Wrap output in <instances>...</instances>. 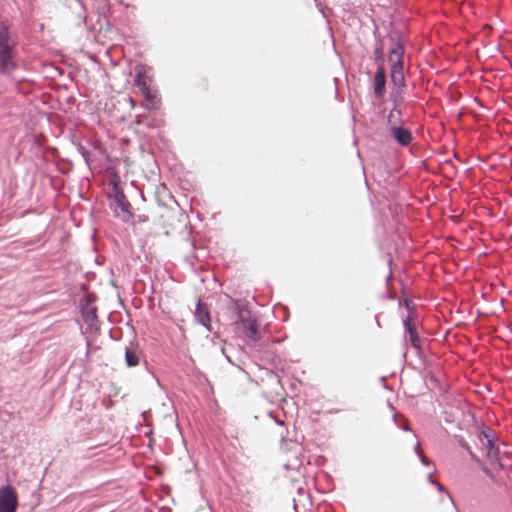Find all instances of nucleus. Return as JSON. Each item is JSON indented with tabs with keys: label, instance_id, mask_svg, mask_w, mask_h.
<instances>
[{
	"label": "nucleus",
	"instance_id": "f257e3e1",
	"mask_svg": "<svg viewBox=\"0 0 512 512\" xmlns=\"http://www.w3.org/2000/svg\"><path fill=\"white\" fill-rule=\"evenodd\" d=\"M15 36L7 25L0 22V74L10 76L17 68Z\"/></svg>",
	"mask_w": 512,
	"mask_h": 512
},
{
	"label": "nucleus",
	"instance_id": "f03ea898",
	"mask_svg": "<svg viewBox=\"0 0 512 512\" xmlns=\"http://www.w3.org/2000/svg\"><path fill=\"white\" fill-rule=\"evenodd\" d=\"M109 199V207L114 216L124 223H130L134 217L131 211L132 206L117 183H114L112 191L109 193Z\"/></svg>",
	"mask_w": 512,
	"mask_h": 512
},
{
	"label": "nucleus",
	"instance_id": "7ed1b4c3",
	"mask_svg": "<svg viewBox=\"0 0 512 512\" xmlns=\"http://www.w3.org/2000/svg\"><path fill=\"white\" fill-rule=\"evenodd\" d=\"M18 506L14 489L7 485L0 488V512H15Z\"/></svg>",
	"mask_w": 512,
	"mask_h": 512
},
{
	"label": "nucleus",
	"instance_id": "20e7f679",
	"mask_svg": "<svg viewBox=\"0 0 512 512\" xmlns=\"http://www.w3.org/2000/svg\"><path fill=\"white\" fill-rule=\"evenodd\" d=\"M227 310L230 313V320L236 325L240 324L241 321H244V319L251 314L250 310L242 301L235 299L229 300Z\"/></svg>",
	"mask_w": 512,
	"mask_h": 512
},
{
	"label": "nucleus",
	"instance_id": "39448f33",
	"mask_svg": "<svg viewBox=\"0 0 512 512\" xmlns=\"http://www.w3.org/2000/svg\"><path fill=\"white\" fill-rule=\"evenodd\" d=\"M243 330L244 335L251 341L257 342L261 339V332L259 330L258 322L255 318L251 317V314L237 324Z\"/></svg>",
	"mask_w": 512,
	"mask_h": 512
},
{
	"label": "nucleus",
	"instance_id": "423d86ee",
	"mask_svg": "<svg viewBox=\"0 0 512 512\" xmlns=\"http://www.w3.org/2000/svg\"><path fill=\"white\" fill-rule=\"evenodd\" d=\"M403 326L405 329V333L408 334L411 345L416 350L421 349V339L417 333L416 325L411 315H408L403 319Z\"/></svg>",
	"mask_w": 512,
	"mask_h": 512
},
{
	"label": "nucleus",
	"instance_id": "0eeeda50",
	"mask_svg": "<svg viewBox=\"0 0 512 512\" xmlns=\"http://www.w3.org/2000/svg\"><path fill=\"white\" fill-rule=\"evenodd\" d=\"M404 53H405V48L403 46V44L400 42V41H393L392 44H391V47L389 49V56H388V61L390 63V65H398V62H399V65L400 66H403L404 65V61H403V58H404Z\"/></svg>",
	"mask_w": 512,
	"mask_h": 512
},
{
	"label": "nucleus",
	"instance_id": "6e6552de",
	"mask_svg": "<svg viewBox=\"0 0 512 512\" xmlns=\"http://www.w3.org/2000/svg\"><path fill=\"white\" fill-rule=\"evenodd\" d=\"M374 94L376 98H382L385 93L386 72L383 66H378L374 75Z\"/></svg>",
	"mask_w": 512,
	"mask_h": 512
},
{
	"label": "nucleus",
	"instance_id": "1a4fd4ad",
	"mask_svg": "<svg viewBox=\"0 0 512 512\" xmlns=\"http://www.w3.org/2000/svg\"><path fill=\"white\" fill-rule=\"evenodd\" d=\"M391 136L401 146H408L412 141V133L403 126H392L390 128Z\"/></svg>",
	"mask_w": 512,
	"mask_h": 512
},
{
	"label": "nucleus",
	"instance_id": "9d476101",
	"mask_svg": "<svg viewBox=\"0 0 512 512\" xmlns=\"http://www.w3.org/2000/svg\"><path fill=\"white\" fill-rule=\"evenodd\" d=\"M195 320L204 326L208 331H212L210 325V313L206 304H203L201 301H198L195 310Z\"/></svg>",
	"mask_w": 512,
	"mask_h": 512
},
{
	"label": "nucleus",
	"instance_id": "9b49d317",
	"mask_svg": "<svg viewBox=\"0 0 512 512\" xmlns=\"http://www.w3.org/2000/svg\"><path fill=\"white\" fill-rule=\"evenodd\" d=\"M140 356L141 352L136 345L131 343L129 346L125 347V362L128 367L137 366L140 361Z\"/></svg>",
	"mask_w": 512,
	"mask_h": 512
},
{
	"label": "nucleus",
	"instance_id": "f8f14e48",
	"mask_svg": "<svg viewBox=\"0 0 512 512\" xmlns=\"http://www.w3.org/2000/svg\"><path fill=\"white\" fill-rule=\"evenodd\" d=\"M479 439L481 442H483L484 439L486 440L487 457L491 460H496L498 458L499 448L494 440L489 437L486 431H482L479 434Z\"/></svg>",
	"mask_w": 512,
	"mask_h": 512
},
{
	"label": "nucleus",
	"instance_id": "ddd939ff",
	"mask_svg": "<svg viewBox=\"0 0 512 512\" xmlns=\"http://www.w3.org/2000/svg\"><path fill=\"white\" fill-rule=\"evenodd\" d=\"M391 81L395 86H405L403 66H400L399 64L391 66Z\"/></svg>",
	"mask_w": 512,
	"mask_h": 512
},
{
	"label": "nucleus",
	"instance_id": "4468645a",
	"mask_svg": "<svg viewBox=\"0 0 512 512\" xmlns=\"http://www.w3.org/2000/svg\"><path fill=\"white\" fill-rule=\"evenodd\" d=\"M134 83L139 90H147V87H149L147 76L142 71H137L134 77Z\"/></svg>",
	"mask_w": 512,
	"mask_h": 512
},
{
	"label": "nucleus",
	"instance_id": "2eb2a0df",
	"mask_svg": "<svg viewBox=\"0 0 512 512\" xmlns=\"http://www.w3.org/2000/svg\"><path fill=\"white\" fill-rule=\"evenodd\" d=\"M84 321L92 326L97 321V313L95 308H90L83 313Z\"/></svg>",
	"mask_w": 512,
	"mask_h": 512
},
{
	"label": "nucleus",
	"instance_id": "dca6fc26",
	"mask_svg": "<svg viewBox=\"0 0 512 512\" xmlns=\"http://www.w3.org/2000/svg\"><path fill=\"white\" fill-rule=\"evenodd\" d=\"M145 100L150 102L151 104H155L156 96L152 93L150 86L147 87V90H140Z\"/></svg>",
	"mask_w": 512,
	"mask_h": 512
},
{
	"label": "nucleus",
	"instance_id": "f3484780",
	"mask_svg": "<svg viewBox=\"0 0 512 512\" xmlns=\"http://www.w3.org/2000/svg\"><path fill=\"white\" fill-rule=\"evenodd\" d=\"M460 444H461V446H462L464 449H466V450H467V452H468V454H469V456L471 457V459H472V460H474V461H476V462H478V461H479L478 457H477V456L474 454V452L471 450V448H470V446L468 445V443H467V442H465V441H461V442H460Z\"/></svg>",
	"mask_w": 512,
	"mask_h": 512
},
{
	"label": "nucleus",
	"instance_id": "a211bd4d",
	"mask_svg": "<svg viewBox=\"0 0 512 512\" xmlns=\"http://www.w3.org/2000/svg\"><path fill=\"white\" fill-rule=\"evenodd\" d=\"M393 420L404 431H409L410 430V428H409V426L407 424H398V422H397V414H394Z\"/></svg>",
	"mask_w": 512,
	"mask_h": 512
},
{
	"label": "nucleus",
	"instance_id": "6ab92c4d",
	"mask_svg": "<svg viewBox=\"0 0 512 512\" xmlns=\"http://www.w3.org/2000/svg\"><path fill=\"white\" fill-rule=\"evenodd\" d=\"M419 458L423 465H425V466L430 465V463H431L430 460L424 454H420Z\"/></svg>",
	"mask_w": 512,
	"mask_h": 512
},
{
	"label": "nucleus",
	"instance_id": "aec40b11",
	"mask_svg": "<svg viewBox=\"0 0 512 512\" xmlns=\"http://www.w3.org/2000/svg\"><path fill=\"white\" fill-rule=\"evenodd\" d=\"M79 151L82 154V156L85 158V160H88L89 153L82 146L79 148Z\"/></svg>",
	"mask_w": 512,
	"mask_h": 512
},
{
	"label": "nucleus",
	"instance_id": "412c9836",
	"mask_svg": "<svg viewBox=\"0 0 512 512\" xmlns=\"http://www.w3.org/2000/svg\"><path fill=\"white\" fill-rule=\"evenodd\" d=\"M439 492H443L445 490L444 486L436 481V483L433 484Z\"/></svg>",
	"mask_w": 512,
	"mask_h": 512
},
{
	"label": "nucleus",
	"instance_id": "4be33fe9",
	"mask_svg": "<svg viewBox=\"0 0 512 512\" xmlns=\"http://www.w3.org/2000/svg\"><path fill=\"white\" fill-rule=\"evenodd\" d=\"M375 55L377 58H381L382 57V49L381 48H376L375 49Z\"/></svg>",
	"mask_w": 512,
	"mask_h": 512
},
{
	"label": "nucleus",
	"instance_id": "5701e85b",
	"mask_svg": "<svg viewBox=\"0 0 512 512\" xmlns=\"http://www.w3.org/2000/svg\"><path fill=\"white\" fill-rule=\"evenodd\" d=\"M414 451H415V453H416L418 456H420V454H423V453L421 452V450H420L419 443H417V444L415 445V447H414Z\"/></svg>",
	"mask_w": 512,
	"mask_h": 512
},
{
	"label": "nucleus",
	"instance_id": "b1692460",
	"mask_svg": "<svg viewBox=\"0 0 512 512\" xmlns=\"http://www.w3.org/2000/svg\"><path fill=\"white\" fill-rule=\"evenodd\" d=\"M427 479H428V481H429L432 485H433L434 483H436V480H434V479H433V477H432V474H431V473H430V474H428Z\"/></svg>",
	"mask_w": 512,
	"mask_h": 512
},
{
	"label": "nucleus",
	"instance_id": "393cba45",
	"mask_svg": "<svg viewBox=\"0 0 512 512\" xmlns=\"http://www.w3.org/2000/svg\"><path fill=\"white\" fill-rule=\"evenodd\" d=\"M147 219H148V218H147V216H145V215H140V216L138 217V221H139V222H145V221H147Z\"/></svg>",
	"mask_w": 512,
	"mask_h": 512
},
{
	"label": "nucleus",
	"instance_id": "a878e982",
	"mask_svg": "<svg viewBox=\"0 0 512 512\" xmlns=\"http://www.w3.org/2000/svg\"><path fill=\"white\" fill-rule=\"evenodd\" d=\"M225 356H226V359H227L230 363H232V361H231L230 357H229V356H227V355H225Z\"/></svg>",
	"mask_w": 512,
	"mask_h": 512
}]
</instances>
